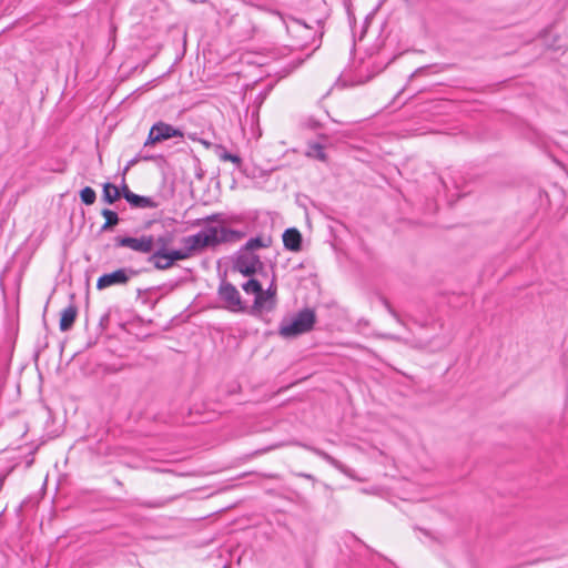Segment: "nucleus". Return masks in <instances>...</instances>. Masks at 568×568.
<instances>
[{"instance_id": "f257e3e1", "label": "nucleus", "mask_w": 568, "mask_h": 568, "mask_svg": "<svg viewBox=\"0 0 568 568\" xmlns=\"http://www.w3.org/2000/svg\"><path fill=\"white\" fill-rule=\"evenodd\" d=\"M235 233V231L225 227L207 226L196 234L183 237L182 243L189 253L192 254L195 251L227 242Z\"/></svg>"}, {"instance_id": "f03ea898", "label": "nucleus", "mask_w": 568, "mask_h": 568, "mask_svg": "<svg viewBox=\"0 0 568 568\" xmlns=\"http://www.w3.org/2000/svg\"><path fill=\"white\" fill-rule=\"evenodd\" d=\"M316 321L313 310L305 308L298 312L292 320L283 321L280 326V335L284 338H293L310 332Z\"/></svg>"}, {"instance_id": "7ed1b4c3", "label": "nucleus", "mask_w": 568, "mask_h": 568, "mask_svg": "<svg viewBox=\"0 0 568 568\" xmlns=\"http://www.w3.org/2000/svg\"><path fill=\"white\" fill-rule=\"evenodd\" d=\"M276 14L282 20L296 47L303 48L315 42V31L312 27L293 17H285L280 12H276Z\"/></svg>"}, {"instance_id": "20e7f679", "label": "nucleus", "mask_w": 568, "mask_h": 568, "mask_svg": "<svg viewBox=\"0 0 568 568\" xmlns=\"http://www.w3.org/2000/svg\"><path fill=\"white\" fill-rule=\"evenodd\" d=\"M183 138V132L179 129L173 128L171 124L164 122H158L150 129L148 139L144 145L154 144L171 138Z\"/></svg>"}, {"instance_id": "39448f33", "label": "nucleus", "mask_w": 568, "mask_h": 568, "mask_svg": "<svg viewBox=\"0 0 568 568\" xmlns=\"http://www.w3.org/2000/svg\"><path fill=\"white\" fill-rule=\"evenodd\" d=\"M219 296L224 302L225 308L231 312H243L244 306L241 301L240 292L231 283H222L219 287Z\"/></svg>"}, {"instance_id": "423d86ee", "label": "nucleus", "mask_w": 568, "mask_h": 568, "mask_svg": "<svg viewBox=\"0 0 568 568\" xmlns=\"http://www.w3.org/2000/svg\"><path fill=\"white\" fill-rule=\"evenodd\" d=\"M235 270H237L243 275L250 276L253 275L261 266L262 263L260 257L254 254V252H248L247 250H241L235 260Z\"/></svg>"}, {"instance_id": "0eeeda50", "label": "nucleus", "mask_w": 568, "mask_h": 568, "mask_svg": "<svg viewBox=\"0 0 568 568\" xmlns=\"http://www.w3.org/2000/svg\"><path fill=\"white\" fill-rule=\"evenodd\" d=\"M116 245L122 247H129L135 252L150 253L154 247V237L151 235H143L141 237H116Z\"/></svg>"}, {"instance_id": "6e6552de", "label": "nucleus", "mask_w": 568, "mask_h": 568, "mask_svg": "<svg viewBox=\"0 0 568 568\" xmlns=\"http://www.w3.org/2000/svg\"><path fill=\"white\" fill-rule=\"evenodd\" d=\"M134 271H128L126 268H119L111 273H105L98 278L97 287L103 290L113 285L126 284Z\"/></svg>"}, {"instance_id": "1a4fd4ad", "label": "nucleus", "mask_w": 568, "mask_h": 568, "mask_svg": "<svg viewBox=\"0 0 568 568\" xmlns=\"http://www.w3.org/2000/svg\"><path fill=\"white\" fill-rule=\"evenodd\" d=\"M284 246L293 252H297L302 246V235L296 229H288L283 233Z\"/></svg>"}, {"instance_id": "9d476101", "label": "nucleus", "mask_w": 568, "mask_h": 568, "mask_svg": "<svg viewBox=\"0 0 568 568\" xmlns=\"http://www.w3.org/2000/svg\"><path fill=\"white\" fill-rule=\"evenodd\" d=\"M78 308L74 304H70L61 312L59 327L62 332L69 331L77 318Z\"/></svg>"}, {"instance_id": "9b49d317", "label": "nucleus", "mask_w": 568, "mask_h": 568, "mask_svg": "<svg viewBox=\"0 0 568 568\" xmlns=\"http://www.w3.org/2000/svg\"><path fill=\"white\" fill-rule=\"evenodd\" d=\"M125 200L134 207H141V209H145V207H150V209H154L158 206V204L149 196H142V195H138L135 193H132V194H125Z\"/></svg>"}, {"instance_id": "f8f14e48", "label": "nucleus", "mask_w": 568, "mask_h": 568, "mask_svg": "<svg viewBox=\"0 0 568 568\" xmlns=\"http://www.w3.org/2000/svg\"><path fill=\"white\" fill-rule=\"evenodd\" d=\"M273 294L270 291H260L255 295L254 308L257 311L270 310L273 304Z\"/></svg>"}, {"instance_id": "ddd939ff", "label": "nucleus", "mask_w": 568, "mask_h": 568, "mask_svg": "<svg viewBox=\"0 0 568 568\" xmlns=\"http://www.w3.org/2000/svg\"><path fill=\"white\" fill-rule=\"evenodd\" d=\"M121 196L120 189L112 183H104L103 184V192H102V200L108 203L112 204L116 200H119Z\"/></svg>"}, {"instance_id": "4468645a", "label": "nucleus", "mask_w": 568, "mask_h": 568, "mask_svg": "<svg viewBox=\"0 0 568 568\" xmlns=\"http://www.w3.org/2000/svg\"><path fill=\"white\" fill-rule=\"evenodd\" d=\"M169 260L168 251L156 250L149 258V261L154 265L158 270H168L172 265H164Z\"/></svg>"}, {"instance_id": "2eb2a0df", "label": "nucleus", "mask_w": 568, "mask_h": 568, "mask_svg": "<svg viewBox=\"0 0 568 568\" xmlns=\"http://www.w3.org/2000/svg\"><path fill=\"white\" fill-rule=\"evenodd\" d=\"M101 214L105 219L104 224L101 226V231H108V230L112 229L120 221L118 214L114 211H111L109 209H103L101 211Z\"/></svg>"}, {"instance_id": "dca6fc26", "label": "nucleus", "mask_w": 568, "mask_h": 568, "mask_svg": "<svg viewBox=\"0 0 568 568\" xmlns=\"http://www.w3.org/2000/svg\"><path fill=\"white\" fill-rule=\"evenodd\" d=\"M304 448L306 449H310L311 452H313L314 454L318 455L320 457H322L324 460H326L327 463H329L333 467L342 470V471H345L344 469V466L342 465V463H339L337 459H335L334 457H332L331 455H328L327 453H325L324 450H321L318 448H314V447H310L307 445H303Z\"/></svg>"}, {"instance_id": "f3484780", "label": "nucleus", "mask_w": 568, "mask_h": 568, "mask_svg": "<svg viewBox=\"0 0 568 568\" xmlns=\"http://www.w3.org/2000/svg\"><path fill=\"white\" fill-rule=\"evenodd\" d=\"M169 260L164 265H173L175 261L185 260L191 256L187 248L184 247V250H173L168 252Z\"/></svg>"}, {"instance_id": "a211bd4d", "label": "nucleus", "mask_w": 568, "mask_h": 568, "mask_svg": "<svg viewBox=\"0 0 568 568\" xmlns=\"http://www.w3.org/2000/svg\"><path fill=\"white\" fill-rule=\"evenodd\" d=\"M306 155L310 158L317 159L320 161H326V153L321 144L314 143L308 146Z\"/></svg>"}, {"instance_id": "6ab92c4d", "label": "nucleus", "mask_w": 568, "mask_h": 568, "mask_svg": "<svg viewBox=\"0 0 568 568\" xmlns=\"http://www.w3.org/2000/svg\"><path fill=\"white\" fill-rule=\"evenodd\" d=\"M80 199L85 205H92L97 199L95 191L90 186H85L80 192Z\"/></svg>"}, {"instance_id": "aec40b11", "label": "nucleus", "mask_w": 568, "mask_h": 568, "mask_svg": "<svg viewBox=\"0 0 568 568\" xmlns=\"http://www.w3.org/2000/svg\"><path fill=\"white\" fill-rule=\"evenodd\" d=\"M268 240L265 241L264 239L262 237H254V239H250L245 246L243 247V250H247L248 252H253L254 250H257V248H261V247H266L268 245Z\"/></svg>"}, {"instance_id": "412c9836", "label": "nucleus", "mask_w": 568, "mask_h": 568, "mask_svg": "<svg viewBox=\"0 0 568 568\" xmlns=\"http://www.w3.org/2000/svg\"><path fill=\"white\" fill-rule=\"evenodd\" d=\"M242 288L247 294H257L260 291H262V285L258 281L251 278L246 283L242 285Z\"/></svg>"}, {"instance_id": "4be33fe9", "label": "nucleus", "mask_w": 568, "mask_h": 568, "mask_svg": "<svg viewBox=\"0 0 568 568\" xmlns=\"http://www.w3.org/2000/svg\"><path fill=\"white\" fill-rule=\"evenodd\" d=\"M170 244V239L166 236H159L154 240V246H158V250L166 251V246Z\"/></svg>"}, {"instance_id": "5701e85b", "label": "nucleus", "mask_w": 568, "mask_h": 568, "mask_svg": "<svg viewBox=\"0 0 568 568\" xmlns=\"http://www.w3.org/2000/svg\"><path fill=\"white\" fill-rule=\"evenodd\" d=\"M221 159L224 160V161H231L233 163H239L240 162V158L237 155H234V154H231V153H227V152L222 154Z\"/></svg>"}, {"instance_id": "b1692460", "label": "nucleus", "mask_w": 568, "mask_h": 568, "mask_svg": "<svg viewBox=\"0 0 568 568\" xmlns=\"http://www.w3.org/2000/svg\"><path fill=\"white\" fill-rule=\"evenodd\" d=\"M378 337L385 338V339H392V341L408 343L407 341L400 338L399 336L392 335V334H378Z\"/></svg>"}, {"instance_id": "393cba45", "label": "nucleus", "mask_w": 568, "mask_h": 568, "mask_svg": "<svg viewBox=\"0 0 568 568\" xmlns=\"http://www.w3.org/2000/svg\"><path fill=\"white\" fill-rule=\"evenodd\" d=\"M120 192H121V196H123L125 199V194H132L133 192L129 189V186L123 183L121 189H120Z\"/></svg>"}, {"instance_id": "a878e982", "label": "nucleus", "mask_w": 568, "mask_h": 568, "mask_svg": "<svg viewBox=\"0 0 568 568\" xmlns=\"http://www.w3.org/2000/svg\"><path fill=\"white\" fill-rule=\"evenodd\" d=\"M136 162H138V159H133V160H131V161L125 165V168H124V170H123V175H125V174H126V172L130 170V168H131L132 165H134Z\"/></svg>"}, {"instance_id": "bb28decb", "label": "nucleus", "mask_w": 568, "mask_h": 568, "mask_svg": "<svg viewBox=\"0 0 568 568\" xmlns=\"http://www.w3.org/2000/svg\"><path fill=\"white\" fill-rule=\"evenodd\" d=\"M385 305H386L387 310L389 311V313H390V314H392V315H393V316H394L398 322H400V320H399V317H398L397 313H396V312L390 307V305H389L387 302H385Z\"/></svg>"}, {"instance_id": "cd10ccee", "label": "nucleus", "mask_w": 568, "mask_h": 568, "mask_svg": "<svg viewBox=\"0 0 568 568\" xmlns=\"http://www.w3.org/2000/svg\"><path fill=\"white\" fill-rule=\"evenodd\" d=\"M174 498H169L168 500L165 501H161V503H156L154 505H152L153 507H162L164 506L165 504H168L169 501H172Z\"/></svg>"}, {"instance_id": "c85d7f7f", "label": "nucleus", "mask_w": 568, "mask_h": 568, "mask_svg": "<svg viewBox=\"0 0 568 568\" xmlns=\"http://www.w3.org/2000/svg\"><path fill=\"white\" fill-rule=\"evenodd\" d=\"M217 216H219V215H216V214L211 215V216H207V217L205 219V221H209V222L217 221Z\"/></svg>"}, {"instance_id": "c756f323", "label": "nucleus", "mask_w": 568, "mask_h": 568, "mask_svg": "<svg viewBox=\"0 0 568 568\" xmlns=\"http://www.w3.org/2000/svg\"><path fill=\"white\" fill-rule=\"evenodd\" d=\"M298 476L307 478V479H314V477L310 474H300Z\"/></svg>"}]
</instances>
